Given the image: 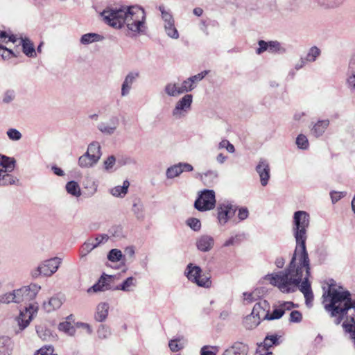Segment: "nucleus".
Wrapping results in <instances>:
<instances>
[{"label":"nucleus","mask_w":355,"mask_h":355,"mask_svg":"<svg viewBox=\"0 0 355 355\" xmlns=\"http://www.w3.org/2000/svg\"><path fill=\"white\" fill-rule=\"evenodd\" d=\"M310 217L304 211H297L293 215V236L296 246L287 268L283 271L268 274L265 279L277 286L282 293L295 291L303 278V271L310 275V259L306 250V230L309 226Z\"/></svg>","instance_id":"obj_1"},{"label":"nucleus","mask_w":355,"mask_h":355,"mask_svg":"<svg viewBox=\"0 0 355 355\" xmlns=\"http://www.w3.org/2000/svg\"><path fill=\"white\" fill-rule=\"evenodd\" d=\"M105 23L110 26L121 28L125 24L128 29L138 35L146 31V12L139 6H121L119 8H107L101 12Z\"/></svg>","instance_id":"obj_2"},{"label":"nucleus","mask_w":355,"mask_h":355,"mask_svg":"<svg viewBox=\"0 0 355 355\" xmlns=\"http://www.w3.org/2000/svg\"><path fill=\"white\" fill-rule=\"evenodd\" d=\"M16 166V160L14 157L0 154V186L15 184L19 180L11 173Z\"/></svg>","instance_id":"obj_3"},{"label":"nucleus","mask_w":355,"mask_h":355,"mask_svg":"<svg viewBox=\"0 0 355 355\" xmlns=\"http://www.w3.org/2000/svg\"><path fill=\"white\" fill-rule=\"evenodd\" d=\"M216 202L214 191L204 189L198 193L194 202V207L200 211L211 210L215 207Z\"/></svg>","instance_id":"obj_4"},{"label":"nucleus","mask_w":355,"mask_h":355,"mask_svg":"<svg viewBox=\"0 0 355 355\" xmlns=\"http://www.w3.org/2000/svg\"><path fill=\"white\" fill-rule=\"evenodd\" d=\"M188 279L196 283L198 286L209 288L211 282L209 277L202 274V269L200 266L189 263L184 272Z\"/></svg>","instance_id":"obj_5"},{"label":"nucleus","mask_w":355,"mask_h":355,"mask_svg":"<svg viewBox=\"0 0 355 355\" xmlns=\"http://www.w3.org/2000/svg\"><path fill=\"white\" fill-rule=\"evenodd\" d=\"M61 262L62 259L58 257L46 260L31 271V276L33 278H37L40 275L51 276L58 270Z\"/></svg>","instance_id":"obj_6"},{"label":"nucleus","mask_w":355,"mask_h":355,"mask_svg":"<svg viewBox=\"0 0 355 355\" xmlns=\"http://www.w3.org/2000/svg\"><path fill=\"white\" fill-rule=\"evenodd\" d=\"M40 289L41 287L38 284H31L15 290L16 295L15 296L17 298V303H26L34 300Z\"/></svg>","instance_id":"obj_7"},{"label":"nucleus","mask_w":355,"mask_h":355,"mask_svg":"<svg viewBox=\"0 0 355 355\" xmlns=\"http://www.w3.org/2000/svg\"><path fill=\"white\" fill-rule=\"evenodd\" d=\"M193 102L191 94H185L175 104L172 111V114L175 119H180L185 115L190 110Z\"/></svg>","instance_id":"obj_8"},{"label":"nucleus","mask_w":355,"mask_h":355,"mask_svg":"<svg viewBox=\"0 0 355 355\" xmlns=\"http://www.w3.org/2000/svg\"><path fill=\"white\" fill-rule=\"evenodd\" d=\"M37 311V306L35 303L30 304L29 306L25 307V310L21 311L17 320L21 330L24 329L30 323L34 313Z\"/></svg>","instance_id":"obj_9"},{"label":"nucleus","mask_w":355,"mask_h":355,"mask_svg":"<svg viewBox=\"0 0 355 355\" xmlns=\"http://www.w3.org/2000/svg\"><path fill=\"white\" fill-rule=\"evenodd\" d=\"M113 278L114 276L103 273L98 282L87 289V293H96L107 290H114V288L111 285V283L113 282Z\"/></svg>","instance_id":"obj_10"},{"label":"nucleus","mask_w":355,"mask_h":355,"mask_svg":"<svg viewBox=\"0 0 355 355\" xmlns=\"http://www.w3.org/2000/svg\"><path fill=\"white\" fill-rule=\"evenodd\" d=\"M236 210V207L230 203L219 204L217 207V215L219 223L220 224H225L230 218L234 216Z\"/></svg>","instance_id":"obj_11"},{"label":"nucleus","mask_w":355,"mask_h":355,"mask_svg":"<svg viewBox=\"0 0 355 355\" xmlns=\"http://www.w3.org/2000/svg\"><path fill=\"white\" fill-rule=\"evenodd\" d=\"M255 170L260 178L261 184L266 187L270 178V168L268 162L263 158L260 159Z\"/></svg>","instance_id":"obj_12"},{"label":"nucleus","mask_w":355,"mask_h":355,"mask_svg":"<svg viewBox=\"0 0 355 355\" xmlns=\"http://www.w3.org/2000/svg\"><path fill=\"white\" fill-rule=\"evenodd\" d=\"M193 170V167L189 163L179 162L171 166L166 169V176L168 179H173L178 177L182 172H190Z\"/></svg>","instance_id":"obj_13"},{"label":"nucleus","mask_w":355,"mask_h":355,"mask_svg":"<svg viewBox=\"0 0 355 355\" xmlns=\"http://www.w3.org/2000/svg\"><path fill=\"white\" fill-rule=\"evenodd\" d=\"M248 345L243 342L236 341L227 348L221 355H248Z\"/></svg>","instance_id":"obj_14"},{"label":"nucleus","mask_w":355,"mask_h":355,"mask_svg":"<svg viewBox=\"0 0 355 355\" xmlns=\"http://www.w3.org/2000/svg\"><path fill=\"white\" fill-rule=\"evenodd\" d=\"M196 245L199 251L207 252L213 248L214 245V239L210 235L203 234L197 238Z\"/></svg>","instance_id":"obj_15"},{"label":"nucleus","mask_w":355,"mask_h":355,"mask_svg":"<svg viewBox=\"0 0 355 355\" xmlns=\"http://www.w3.org/2000/svg\"><path fill=\"white\" fill-rule=\"evenodd\" d=\"M139 76V73L137 71H131L126 75L121 85L122 96H125L129 94L132 84L137 80Z\"/></svg>","instance_id":"obj_16"},{"label":"nucleus","mask_w":355,"mask_h":355,"mask_svg":"<svg viewBox=\"0 0 355 355\" xmlns=\"http://www.w3.org/2000/svg\"><path fill=\"white\" fill-rule=\"evenodd\" d=\"M270 311V304L266 300H261L256 303L252 309V314L259 318V321L265 320L264 316Z\"/></svg>","instance_id":"obj_17"},{"label":"nucleus","mask_w":355,"mask_h":355,"mask_svg":"<svg viewBox=\"0 0 355 355\" xmlns=\"http://www.w3.org/2000/svg\"><path fill=\"white\" fill-rule=\"evenodd\" d=\"M64 301V297L62 295H57L51 297L48 302H44L43 308L48 312H52L56 309H58Z\"/></svg>","instance_id":"obj_18"},{"label":"nucleus","mask_w":355,"mask_h":355,"mask_svg":"<svg viewBox=\"0 0 355 355\" xmlns=\"http://www.w3.org/2000/svg\"><path fill=\"white\" fill-rule=\"evenodd\" d=\"M119 123V119L116 116H114L110 119V125L102 122L98 125L97 128L104 135H112L117 129Z\"/></svg>","instance_id":"obj_19"},{"label":"nucleus","mask_w":355,"mask_h":355,"mask_svg":"<svg viewBox=\"0 0 355 355\" xmlns=\"http://www.w3.org/2000/svg\"><path fill=\"white\" fill-rule=\"evenodd\" d=\"M218 173L217 171L209 170L205 173H198L197 178H199L203 184L207 187H212L217 182Z\"/></svg>","instance_id":"obj_20"},{"label":"nucleus","mask_w":355,"mask_h":355,"mask_svg":"<svg viewBox=\"0 0 355 355\" xmlns=\"http://www.w3.org/2000/svg\"><path fill=\"white\" fill-rule=\"evenodd\" d=\"M329 119L318 120L313 124L311 128V134L315 137L322 136L329 125Z\"/></svg>","instance_id":"obj_21"},{"label":"nucleus","mask_w":355,"mask_h":355,"mask_svg":"<svg viewBox=\"0 0 355 355\" xmlns=\"http://www.w3.org/2000/svg\"><path fill=\"white\" fill-rule=\"evenodd\" d=\"M309 276L310 275H307V273H306L304 280L302 281V279L300 282V284L301 283L300 290L304 295L306 304H309V302H311L313 300V295L311 291V284L309 282Z\"/></svg>","instance_id":"obj_22"},{"label":"nucleus","mask_w":355,"mask_h":355,"mask_svg":"<svg viewBox=\"0 0 355 355\" xmlns=\"http://www.w3.org/2000/svg\"><path fill=\"white\" fill-rule=\"evenodd\" d=\"M21 45L23 53L29 58L36 57V51L33 43L27 37H21Z\"/></svg>","instance_id":"obj_23"},{"label":"nucleus","mask_w":355,"mask_h":355,"mask_svg":"<svg viewBox=\"0 0 355 355\" xmlns=\"http://www.w3.org/2000/svg\"><path fill=\"white\" fill-rule=\"evenodd\" d=\"M280 336L277 335L267 336L264 340L262 346H259V352L261 353V350L268 351L272 346H277L280 344L279 341Z\"/></svg>","instance_id":"obj_24"},{"label":"nucleus","mask_w":355,"mask_h":355,"mask_svg":"<svg viewBox=\"0 0 355 355\" xmlns=\"http://www.w3.org/2000/svg\"><path fill=\"white\" fill-rule=\"evenodd\" d=\"M92 154V162H98L102 153L101 151V146L98 141H93L87 147V155Z\"/></svg>","instance_id":"obj_25"},{"label":"nucleus","mask_w":355,"mask_h":355,"mask_svg":"<svg viewBox=\"0 0 355 355\" xmlns=\"http://www.w3.org/2000/svg\"><path fill=\"white\" fill-rule=\"evenodd\" d=\"M109 304L106 302L100 303L96 308L95 319L98 322L104 321L108 315Z\"/></svg>","instance_id":"obj_26"},{"label":"nucleus","mask_w":355,"mask_h":355,"mask_svg":"<svg viewBox=\"0 0 355 355\" xmlns=\"http://www.w3.org/2000/svg\"><path fill=\"white\" fill-rule=\"evenodd\" d=\"M12 347V341L9 337H0V355H10Z\"/></svg>","instance_id":"obj_27"},{"label":"nucleus","mask_w":355,"mask_h":355,"mask_svg":"<svg viewBox=\"0 0 355 355\" xmlns=\"http://www.w3.org/2000/svg\"><path fill=\"white\" fill-rule=\"evenodd\" d=\"M103 38V36L99 34L89 33L83 35L80 37V42L82 44L88 45L95 42L101 41Z\"/></svg>","instance_id":"obj_28"},{"label":"nucleus","mask_w":355,"mask_h":355,"mask_svg":"<svg viewBox=\"0 0 355 355\" xmlns=\"http://www.w3.org/2000/svg\"><path fill=\"white\" fill-rule=\"evenodd\" d=\"M346 85L347 88L352 93H355V69L354 68L352 62L349 64V69L347 72Z\"/></svg>","instance_id":"obj_29"},{"label":"nucleus","mask_w":355,"mask_h":355,"mask_svg":"<svg viewBox=\"0 0 355 355\" xmlns=\"http://www.w3.org/2000/svg\"><path fill=\"white\" fill-rule=\"evenodd\" d=\"M135 279L132 277H128L121 284L114 287V290H121L125 292L132 291V287L135 286Z\"/></svg>","instance_id":"obj_30"},{"label":"nucleus","mask_w":355,"mask_h":355,"mask_svg":"<svg viewBox=\"0 0 355 355\" xmlns=\"http://www.w3.org/2000/svg\"><path fill=\"white\" fill-rule=\"evenodd\" d=\"M260 322L259 318H257L252 313L247 315L243 320V325L248 329H252L257 327Z\"/></svg>","instance_id":"obj_31"},{"label":"nucleus","mask_w":355,"mask_h":355,"mask_svg":"<svg viewBox=\"0 0 355 355\" xmlns=\"http://www.w3.org/2000/svg\"><path fill=\"white\" fill-rule=\"evenodd\" d=\"M92 154L87 155V152L78 159V165L81 168H89L94 166L97 162H92Z\"/></svg>","instance_id":"obj_32"},{"label":"nucleus","mask_w":355,"mask_h":355,"mask_svg":"<svg viewBox=\"0 0 355 355\" xmlns=\"http://www.w3.org/2000/svg\"><path fill=\"white\" fill-rule=\"evenodd\" d=\"M129 185V182L128 180H125L122 186H116L112 188L110 192L112 196L116 197L125 196L128 192Z\"/></svg>","instance_id":"obj_33"},{"label":"nucleus","mask_w":355,"mask_h":355,"mask_svg":"<svg viewBox=\"0 0 355 355\" xmlns=\"http://www.w3.org/2000/svg\"><path fill=\"white\" fill-rule=\"evenodd\" d=\"M66 190L68 193L76 197H79L81 195V191L78 184L73 180L67 183Z\"/></svg>","instance_id":"obj_34"},{"label":"nucleus","mask_w":355,"mask_h":355,"mask_svg":"<svg viewBox=\"0 0 355 355\" xmlns=\"http://www.w3.org/2000/svg\"><path fill=\"white\" fill-rule=\"evenodd\" d=\"M164 92L169 96H177L181 94L180 87L176 83H168L164 87Z\"/></svg>","instance_id":"obj_35"},{"label":"nucleus","mask_w":355,"mask_h":355,"mask_svg":"<svg viewBox=\"0 0 355 355\" xmlns=\"http://www.w3.org/2000/svg\"><path fill=\"white\" fill-rule=\"evenodd\" d=\"M164 26L166 33L168 37L173 39H178L179 37L178 31L175 26V21L170 23L164 24Z\"/></svg>","instance_id":"obj_36"},{"label":"nucleus","mask_w":355,"mask_h":355,"mask_svg":"<svg viewBox=\"0 0 355 355\" xmlns=\"http://www.w3.org/2000/svg\"><path fill=\"white\" fill-rule=\"evenodd\" d=\"M58 329L69 336H73L76 332L74 327L70 322L67 321L60 322L58 325Z\"/></svg>","instance_id":"obj_37"},{"label":"nucleus","mask_w":355,"mask_h":355,"mask_svg":"<svg viewBox=\"0 0 355 355\" xmlns=\"http://www.w3.org/2000/svg\"><path fill=\"white\" fill-rule=\"evenodd\" d=\"M284 314V309L281 307L273 310L272 313H266L264 319L267 320H272L281 318Z\"/></svg>","instance_id":"obj_38"},{"label":"nucleus","mask_w":355,"mask_h":355,"mask_svg":"<svg viewBox=\"0 0 355 355\" xmlns=\"http://www.w3.org/2000/svg\"><path fill=\"white\" fill-rule=\"evenodd\" d=\"M320 54V50L317 46H314L309 50V52L304 59L306 62H312L316 60Z\"/></svg>","instance_id":"obj_39"},{"label":"nucleus","mask_w":355,"mask_h":355,"mask_svg":"<svg viewBox=\"0 0 355 355\" xmlns=\"http://www.w3.org/2000/svg\"><path fill=\"white\" fill-rule=\"evenodd\" d=\"M15 290L12 292L7 293L0 295V302L3 304H9L10 302L17 303V298L15 297Z\"/></svg>","instance_id":"obj_40"},{"label":"nucleus","mask_w":355,"mask_h":355,"mask_svg":"<svg viewBox=\"0 0 355 355\" xmlns=\"http://www.w3.org/2000/svg\"><path fill=\"white\" fill-rule=\"evenodd\" d=\"M268 51L270 53H284L286 49L281 46L278 41H269Z\"/></svg>","instance_id":"obj_41"},{"label":"nucleus","mask_w":355,"mask_h":355,"mask_svg":"<svg viewBox=\"0 0 355 355\" xmlns=\"http://www.w3.org/2000/svg\"><path fill=\"white\" fill-rule=\"evenodd\" d=\"M94 240H87L82 246L81 250V256H86L89 252H90L92 250L96 248V245L94 244Z\"/></svg>","instance_id":"obj_42"},{"label":"nucleus","mask_w":355,"mask_h":355,"mask_svg":"<svg viewBox=\"0 0 355 355\" xmlns=\"http://www.w3.org/2000/svg\"><path fill=\"white\" fill-rule=\"evenodd\" d=\"M218 351V346L205 345L200 349V355H216Z\"/></svg>","instance_id":"obj_43"},{"label":"nucleus","mask_w":355,"mask_h":355,"mask_svg":"<svg viewBox=\"0 0 355 355\" xmlns=\"http://www.w3.org/2000/svg\"><path fill=\"white\" fill-rule=\"evenodd\" d=\"M296 144L300 149H307L309 148V141L307 137L304 135H299L296 139Z\"/></svg>","instance_id":"obj_44"},{"label":"nucleus","mask_w":355,"mask_h":355,"mask_svg":"<svg viewBox=\"0 0 355 355\" xmlns=\"http://www.w3.org/2000/svg\"><path fill=\"white\" fill-rule=\"evenodd\" d=\"M132 211L137 219L143 220L144 218V207L141 204L135 202L132 206Z\"/></svg>","instance_id":"obj_45"},{"label":"nucleus","mask_w":355,"mask_h":355,"mask_svg":"<svg viewBox=\"0 0 355 355\" xmlns=\"http://www.w3.org/2000/svg\"><path fill=\"white\" fill-rule=\"evenodd\" d=\"M179 87H180V93L182 94L192 91L196 87V85H192V83H191L190 78H189L184 80L182 82L181 86H179Z\"/></svg>","instance_id":"obj_46"},{"label":"nucleus","mask_w":355,"mask_h":355,"mask_svg":"<svg viewBox=\"0 0 355 355\" xmlns=\"http://www.w3.org/2000/svg\"><path fill=\"white\" fill-rule=\"evenodd\" d=\"M123 254L121 251L118 249L111 250L107 254V259L112 262H116L121 260Z\"/></svg>","instance_id":"obj_47"},{"label":"nucleus","mask_w":355,"mask_h":355,"mask_svg":"<svg viewBox=\"0 0 355 355\" xmlns=\"http://www.w3.org/2000/svg\"><path fill=\"white\" fill-rule=\"evenodd\" d=\"M159 10L161 12L162 18L164 21V24L170 23L174 21V19L173 15L165 10L164 6L161 5L158 8Z\"/></svg>","instance_id":"obj_48"},{"label":"nucleus","mask_w":355,"mask_h":355,"mask_svg":"<svg viewBox=\"0 0 355 355\" xmlns=\"http://www.w3.org/2000/svg\"><path fill=\"white\" fill-rule=\"evenodd\" d=\"M187 225L193 231L198 232L201 228V223L199 219L189 218L187 220Z\"/></svg>","instance_id":"obj_49"},{"label":"nucleus","mask_w":355,"mask_h":355,"mask_svg":"<svg viewBox=\"0 0 355 355\" xmlns=\"http://www.w3.org/2000/svg\"><path fill=\"white\" fill-rule=\"evenodd\" d=\"M6 135L12 141H19L21 139V133L15 128H10L7 130Z\"/></svg>","instance_id":"obj_50"},{"label":"nucleus","mask_w":355,"mask_h":355,"mask_svg":"<svg viewBox=\"0 0 355 355\" xmlns=\"http://www.w3.org/2000/svg\"><path fill=\"white\" fill-rule=\"evenodd\" d=\"M15 98V92L12 89L5 92L3 96L2 102L5 104L11 103Z\"/></svg>","instance_id":"obj_51"},{"label":"nucleus","mask_w":355,"mask_h":355,"mask_svg":"<svg viewBox=\"0 0 355 355\" xmlns=\"http://www.w3.org/2000/svg\"><path fill=\"white\" fill-rule=\"evenodd\" d=\"M218 148H225L229 153H233L235 151V148L233 144H232L228 140L223 139L218 144Z\"/></svg>","instance_id":"obj_52"},{"label":"nucleus","mask_w":355,"mask_h":355,"mask_svg":"<svg viewBox=\"0 0 355 355\" xmlns=\"http://www.w3.org/2000/svg\"><path fill=\"white\" fill-rule=\"evenodd\" d=\"M180 340V338L173 339L169 341L168 347L173 352H178L179 350L182 349L183 348V345L178 343V342Z\"/></svg>","instance_id":"obj_53"},{"label":"nucleus","mask_w":355,"mask_h":355,"mask_svg":"<svg viewBox=\"0 0 355 355\" xmlns=\"http://www.w3.org/2000/svg\"><path fill=\"white\" fill-rule=\"evenodd\" d=\"M98 336L101 338H106L110 335V330L107 327L101 324L98 329Z\"/></svg>","instance_id":"obj_54"},{"label":"nucleus","mask_w":355,"mask_h":355,"mask_svg":"<svg viewBox=\"0 0 355 355\" xmlns=\"http://www.w3.org/2000/svg\"><path fill=\"white\" fill-rule=\"evenodd\" d=\"M53 347L51 345L44 346L38 349L34 355H53Z\"/></svg>","instance_id":"obj_55"},{"label":"nucleus","mask_w":355,"mask_h":355,"mask_svg":"<svg viewBox=\"0 0 355 355\" xmlns=\"http://www.w3.org/2000/svg\"><path fill=\"white\" fill-rule=\"evenodd\" d=\"M302 320V315L299 311H293L290 313V322H300Z\"/></svg>","instance_id":"obj_56"},{"label":"nucleus","mask_w":355,"mask_h":355,"mask_svg":"<svg viewBox=\"0 0 355 355\" xmlns=\"http://www.w3.org/2000/svg\"><path fill=\"white\" fill-rule=\"evenodd\" d=\"M207 73H208V71H203L201 73H199L196 75L189 77V78L192 83V85H196V84L197 83L200 82V80H202Z\"/></svg>","instance_id":"obj_57"},{"label":"nucleus","mask_w":355,"mask_h":355,"mask_svg":"<svg viewBox=\"0 0 355 355\" xmlns=\"http://www.w3.org/2000/svg\"><path fill=\"white\" fill-rule=\"evenodd\" d=\"M108 239L109 236L107 234H98L95 239H91L90 240H94V244L96 245V247H98L100 244L106 242Z\"/></svg>","instance_id":"obj_58"},{"label":"nucleus","mask_w":355,"mask_h":355,"mask_svg":"<svg viewBox=\"0 0 355 355\" xmlns=\"http://www.w3.org/2000/svg\"><path fill=\"white\" fill-rule=\"evenodd\" d=\"M259 48L256 50V53L260 55L263 52L268 51V42L264 40H259L258 42Z\"/></svg>","instance_id":"obj_59"},{"label":"nucleus","mask_w":355,"mask_h":355,"mask_svg":"<svg viewBox=\"0 0 355 355\" xmlns=\"http://www.w3.org/2000/svg\"><path fill=\"white\" fill-rule=\"evenodd\" d=\"M116 162V158L114 155L109 156L106 160L104 161V168L106 171L111 169Z\"/></svg>","instance_id":"obj_60"},{"label":"nucleus","mask_w":355,"mask_h":355,"mask_svg":"<svg viewBox=\"0 0 355 355\" xmlns=\"http://www.w3.org/2000/svg\"><path fill=\"white\" fill-rule=\"evenodd\" d=\"M345 195H346V193L342 192V191H331L330 193V196H331V200H332L333 203L338 202L342 198L345 196Z\"/></svg>","instance_id":"obj_61"},{"label":"nucleus","mask_w":355,"mask_h":355,"mask_svg":"<svg viewBox=\"0 0 355 355\" xmlns=\"http://www.w3.org/2000/svg\"><path fill=\"white\" fill-rule=\"evenodd\" d=\"M12 57H16L12 50L6 48V46L3 49L1 58L3 60H8Z\"/></svg>","instance_id":"obj_62"},{"label":"nucleus","mask_w":355,"mask_h":355,"mask_svg":"<svg viewBox=\"0 0 355 355\" xmlns=\"http://www.w3.org/2000/svg\"><path fill=\"white\" fill-rule=\"evenodd\" d=\"M248 216V210L247 208H241L239 210L238 217L241 220L247 218Z\"/></svg>","instance_id":"obj_63"},{"label":"nucleus","mask_w":355,"mask_h":355,"mask_svg":"<svg viewBox=\"0 0 355 355\" xmlns=\"http://www.w3.org/2000/svg\"><path fill=\"white\" fill-rule=\"evenodd\" d=\"M295 306V304L292 302H284L283 304H281V308L282 309H284V311L286 310H291Z\"/></svg>","instance_id":"obj_64"}]
</instances>
